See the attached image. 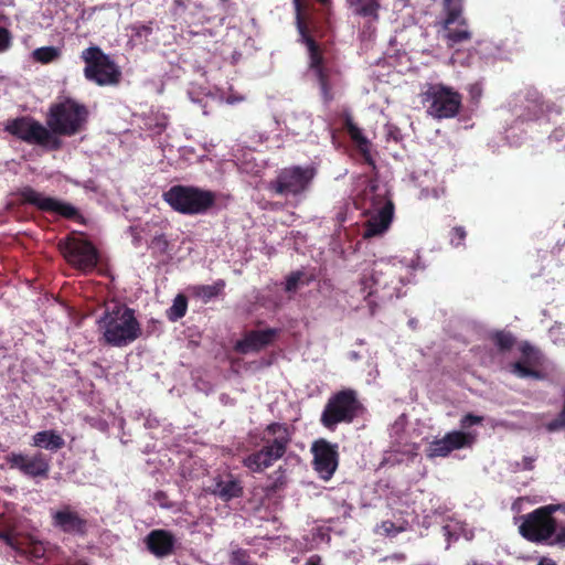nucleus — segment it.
I'll return each instance as SVG.
<instances>
[{"instance_id": "obj_1", "label": "nucleus", "mask_w": 565, "mask_h": 565, "mask_svg": "<svg viewBox=\"0 0 565 565\" xmlns=\"http://www.w3.org/2000/svg\"><path fill=\"white\" fill-rule=\"evenodd\" d=\"M417 266L414 259L405 262L391 257L373 262L370 270L363 269L358 286L371 313H374L377 300L384 302L405 295L403 289L412 282Z\"/></svg>"}, {"instance_id": "obj_2", "label": "nucleus", "mask_w": 565, "mask_h": 565, "mask_svg": "<svg viewBox=\"0 0 565 565\" xmlns=\"http://www.w3.org/2000/svg\"><path fill=\"white\" fill-rule=\"evenodd\" d=\"M97 323L105 342L111 347H127L141 334L135 311L121 303L108 306Z\"/></svg>"}, {"instance_id": "obj_3", "label": "nucleus", "mask_w": 565, "mask_h": 565, "mask_svg": "<svg viewBox=\"0 0 565 565\" xmlns=\"http://www.w3.org/2000/svg\"><path fill=\"white\" fill-rule=\"evenodd\" d=\"M291 435L285 424L271 423L262 434L263 447L243 459V465L252 472H263L282 458Z\"/></svg>"}, {"instance_id": "obj_4", "label": "nucleus", "mask_w": 565, "mask_h": 565, "mask_svg": "<svg viewBox=\"0 0 565 565\" xmlns=\"http://www.w3.org/2000/svg\"><path fill=\"white\" fill-rule=\"evenodd\" d=\"M364 238L381 236L390 228L394 216V204L385 189L370 185L363 193Z\"/></svg>"}, {"instance_id": "obj_5", "label": "nucleus", "mask_w": 565, "mask_h": 565, "mask_svg": "<svg viewBox=\"0 0 565 565\" xmlns=\"http://www.w3.org/2000/svg\"><path fill=\"white\" fill-rule=\"evenodd\" d=\"M315 177L316 169L312 167L291 166L279 170L266 188L275 195L299 202L309 191Z\"/></svg>"}, {"instance_id": "obj_6", "label": "nucleus", "mask_w": 565, "mask_h": 565, "mask_svg": "<svg viewBox=\"0 0 565 565\" xmlns=\"http://www.w3.org/2000/svg\"><path fill=\"white\" fill-rule=\"evenodd\" d=\"M164 201L177 212L185 215L206 213L215 203L216 194L191 185H173L163 193Z\"/></svg>"}, {"instance_id": "obj_7", "label": "nucleus", "mask_w": 565, "mask_h": 565, "mask_svg": "<svg viewBox=\"0 0 565 565\" xmlns=\"http://www.w3.org/2000/svg\"><path fill=\"white\" fill-rule=\"evenodd\" d=\"M88 111L75 99L64 98L50 108L47 124L54 135L72 136L84 127Z\"/></svg>"}, {"instance_id": "obj_8", "label": "nucleus", "mask_w": 565, "mask_h": 565, "mask_svg": "<svg viewBox=\"0 0 565 565\" xmlns=\"http://www.w3.org/2000/svg\"><path fill=\"white\" fill-rule=\"evenodd\" d=\"M81 58L85 63L84 76L98 86L116 85L120 81L121 72L117 64L98 46L85 49Z\"/></svg>"}, {"instance_id": "obj_9", "label": "nucleus", "mask_w": 565, "mask_h": 565, "mask_svg": "<svg viewBox=\"0 0 565 565\" xmlns=\"http://www.w3.org/2000/svg\"><path fill=\"white\" fill-rule=\"evenodd\" d=\"M422 96L423 103L427 105V113L438 119L455 117L461 105L460 95L440 83L427 84Z\"/></svg>"}, {"instance_id": "obj_10", "label": "nucleus", "mask_w": 565, "mask_h": 565, "mask_svg": "<svg viewBox=\"0 0 565 565\" xmlns=\"http://www.w3.org/2000/svg\"><path fill=\"white\" fill-rule=\"evenodd\" d=\"M361 405L353 390H343L332 395L321 414V423L328 429H334L340 423H351Z\"/></svg>"}, {"instance_id": "obj_11", "label": "nucleus", "mask_w": 565, "mask_h": 565, "mask_svg": "<svg viewBox=\"0 0 565 565\" xmlns=\"http://www.w3.org/2000/svg\"><path fill=\"white\" fill-rule=\"evenodd\" d=\"M296 12V24L301 40L307 45L309 53V68L320 85L321 96L326 103L332 99L328 83V71L323 65V60L319 47L313 39L307 34V28L302 21V2L301 0H292Z\"/></svg>"}, {"instance_id": "obj_12", "label": "nucleus", "mask_w": 565, "mask_h": 565, "mask_svg": "<svg viewBox=\"0 0 565 565\" xmlns=\"http://www.w3.org/2000/svg\"><path fill=\"white\" fill-rule=\"evenodd\" d=\"M548 508V504L537 508L521 518L519 532L524 539L536 544H547L556 530V520Z\"/></svg>"}, {"instance_id": "obj_13", "label": "nucleus", "mask_w": 565, "mask_h": 565, "mask_svg": "<svg viewBox=\"0 0 565 565\" xmlns=\"http://www.w3.org/2000/svg\"><path fill=\"white\" fill-rule=\"evenodd\" d=\"M6 130L28 143L50 149H57L61 145L60 139L50 129L30 117L8 121Z\"/></svg>"}, {"instance_id": "obj_14", "label": "nucleus", "mask_w": 565, "mask_h": 565, "mask_svg": "<svg viewBox=\"0 0 565 565\" xmlns=\"http://www.w3.org/2000/svg\"><path fill=\"white\" fill-rule=\"evenodd\" d=\"M167 225L168 223L162 218L156 217L142 224L130 226L129 232L132 236L134 246L139 247L145 242L153 253H167L169 248V242L164 235Z\"/></svg>"}, {"instance_id": "obj_15", "label": "nucleus", "mask_w": 565, "mask_h": 565, "mask_svg": "<svg viewBox=\"0 0 565 565\" xmlns=\"http://www.w3.org/2000/svg\"><path fill=\"white\" fill-rule=\"evenodd\" d=\"M60 248L67 262L82 270H90L97 265V250L87 241L71 237L65 242H61Z\"/></svg>"}, {"instance_id": "obj_16", "label": "nucleus", "mask_w": 565, "mask_h": 565, "mask_svg": "<svg viewBox=\"0 0 565 565\" xmlns=\"http://www.w3.org/2000/svg\"><path fill=\"white\" fill-rule=\"evenodd\" d=\"M10 468L18 469L21 473L30 478H46L50 471V458L36 452L33 455H24L11 452L7 457Z\"/></svg>"}, {"instance_id": "obj_17", "label": "nucleus", "mask_w": 565, "mask_h": 565, "mask_svg": "<svg viewBox=\"0 0 565 565\" xmlns=\"http://www.w3.org/2000/svg\"><path fill=\"white\" fill-rule=\"evenodd\" d=\"M476 440V434L470 431L452 430L443 438L436 439L429 444L428 457H446L452 450L471 447Z\"/></svg>"}, {"instance_id": "obj_18", "label": "nucleus", "mask_w": 565, "mask_h": 565, "mask_svg": "<svg viewBox=\"0 0 565 565\" xmlns=\"http://www.w3.org/2000/svg\"><path fill=\"white\" fill-rule=\"evenodd\" d=\"M23 202L32 204L38 209L45 212H54L65 217H73L76 215V209L65 202L58 201L54 198L46 196L43 193L26 186L20 192Z\"/></svg>"}, {"instance_id": "obj_19", "label": "nucleus", "mask_w": 565, "mask_h": 565, "mask_svg": "<svg viewBox=\"0 0 565 565\" xmlns=\"http://www.w3.org/2000/svg\"><path fill=\"white\" fill-rule=\"evenodd\" d=\"M313 465L323 480H329L338 467L337 446L320 440L312 446Z\"/></svg>"}, {"instance_id": "obj_20", "label": "nucleus", "mask_w": 565, "mask_h": 565, "mask_svg": "<svg viewBox=\"0 0 565 565\" xmlns=\"http://www.w3.org/2000/svg\"><path fill=\"white\" fill-rule=\"evenodd\" d=\"M52 524L64 533L83 535L86 532L87 521L71 505H63L52 512Z\"/></svg>"}, {"instance_id": "obj_21", "label": "nucleus", "mask_w": 565, "mask_h": 565, "mask_svg": "<svg viewBox=\"0 0 565 565\" xmlns=\"http://www.w3.org/2000/svg\"><path fill=\"white\" fill-rule=\"evenodd\" d=\"M275 335V329L250 331L242 340L237 341L235 348L243 354L257 352L268 345Z\"/></svg>"}, {"instance_id": "obj_22", "label": "nucleus", "mask_w": 565, "mask_h": 565, "mask_svg": "<svg viewBox=\"0 0 565 565\" xmlns=\"http://www.w3.org/2000/svg\"><path fill=\"white\" fill-rule=\"evenodd\" d=\"M145 542L151 554L157 557H164L172 553L175 541L170 532L153 530L146 536Z\"/></svg>"}, {"instance_id": "obj_23", "label": "nucleus", "mask_w": 565, "mask_h": 565, "mask_svg": "<svg viewBox=\"0 0 565 565\" xmlns=\"http://www.w3.org/2000/svg\"><path fill=\"white\" fill-rule=\"evenodd\" d=\"M282 122L292 135L302 136L310 131L312 118L305 110H291L285 115Z\"/></svg>"}, {"instance_id": "obj_24", "label": "nucleus", "mask_w": 565, "mask_h": 565, "mask_svg": "<svg viewBox=\"0 0 565 565\" xmlns=\"http://www.w3.org/2000/svg\"><path fill=\"white\" fill-rule=\"evenodd\" d=\"M242 492L243 488L241 482L231 475L226 478L216 479L211 487V493L223 501H230L234 498H238Z\"/></svg>"}, {"instance_id": "obj_25", "label": "nucleus", "mask_w": 565, "mask_h": 565, "mask_svg": "<svg viewBox=\"0 0 565 565\" xmlns=\"http://www.w3.org/2000/svg\"><path fill=\"white\" fill-rule=\"evenodd\" d=\"M382 1L383 0H345V3L354 15L374 22L380 19Z\"/></svg>"}, {"instance_id": "obj_26", "label": "nucleus", "mask_w": 565, "mask_h": 565, "mask_svg": "<svg viewBox=\"0 0 565 565\" xmlns=\"http://www.w3.org/2000/svg\"><path fill=\"white\" fill-rule=\"evenodd\" d=\"M441 33L449 47L471 39V32L466 21L457 22L456 24H443Z\"/></svg>"}, {"instance_id": "obj_27", "label": "nucleus", "mask_w": 565, "mask_h": 565, "mask_svg": "<svg viewBox=\"0 0 565 565\" xmlns=\"http://www.w3.org/2000/svg\"><path fill=\"white\" fill-rule=\"evenodd\" d=\"M32 445L50 451H56L64 447L65 441L62 436L53 430H41L33 435Z\"/></svg>"}, {"instance_id": "obj_28", "label": "nucleus", "mask_w": 565, "mask_h": 565, "mask_svg": "<svg viewBox=\"0 0 565 565\" xmlns=\"http://www.w3.org/2000/svg\"><path fill=\"white\" fill-rule=\"evenodd\" d=\"M524 111L520 115L526 120L539 119V114L543 111V104L540 102V94L535 90H529L525 97Z\"/></svg>"}, {"instance_id": "obj_29", "label": "nucleus", "mask_w": 565, "mask_h": 565, "mask_svg": "<svg viewBox=\"0 0 565 565\" xmlns=\"http://www.w3.org/2000/svg\"><path fill=\"white\" fill-rule=\"evenodd\" d=\"M445 18L443 24H456L466 21L462 18V0H445L444 1Z\"/></svg>"}, {"instance_id": "obj_30", "label": "nucleus", "mask_w": 565, "mask_h": 565, "mask_svg": "<svg viewBox=\"0 0 565 565\" xmlns=\"http://www.w3.org/2000/svg\"><path fill=\"white\" fill-rule=\"evenodd\" d=\"M224 286L223 280H217L213 285H199L193 287V294L204 302H207L221 294Z\"/></svg>"}, {"instance_id": "obj_31", "label": "nucleus", "mask_w": 565, "mask_h": 565, "mask_svg": "<svg viewBox=\"0 0 565 565\" xmlns=\"http://www.w3.org/2000/svg\"><path fill=\"white\" fill-rule=\"evenodd\" d=\"M345 128L352 140L358 145L359 149L366 153L369 151V141L363 136L362 130L353 122L351 117L345 118Z\"/></svg>"}, {"instance_id": "obj_32", "label": "nucleus", "mask_w": 565, "mask_h": 565, "mask_svg": "<svg viewBox=\"0 0 565 565\" xmlns=\"http://www.w3.org/2000/svg\"><path fill=\"white\" fill-rule=\"evenodd\" d=\"M169 122L168 116L164 113H152L146 118L145 126L152 134L159 135L167 128Z\"/></svg>"}, {"instance_id": "obj_33", "label": "nucleus", "mask_w": 565, "mask_h": 565, "mask_svg": "<svg viewBox=\"0 0 565 565\" xmlns=\"http://www.w3.org/2000/svg\"><path fill=\"white\" fill-rule=\"evenodd\" d=\"M188 95L191 102L201 105L203 108V114L207 115L206 107L209 99H214V96L210 93V90L201 87L196 90V86L192 85L188 90Z\"/></svg>"}, {"instance_id": "obj_34", "label": "nucleus", "mask_w": 565, "mask_h": 565, "mask_svg": "<svg viewBox=\"0 0 565 565\" xmlns=\"http://www.w3.org/2000/svg\"><path fill=\"white\" fill-rule=\"evenodd\" d=\"M425 180L418 182L419 175L413 174L411 181L414 183V186L420 188V198L428 196H437V191L435 189H430L429 185L434 181V174H430L428 171L424 173Z\"/></svg>"}, {"instance_id": "obj_35", "label": "nucleus", "mask_w": 565, "mask_h": 565, "mask_svg": "<svg viewBox=\"0 0 565 565\" xmlns=\"http://www.w3.org/2000/svg\"><path fill=\"white\" fill-rule=\"evenodd\" d=\"M188 308L186 298L183 295H178L172 306L168 309L167 316L171 321H178L185 316Z\"/></svg>"}, {"instance_id": "obj_36", "label": "nucleus", "mask_w": 565, "mask_h": 565, "mask_svg": "<svg viewBox=\"0 0 565 565\" xmlns=\"http://www.w3.org/2000/svg\"><path fill=\"white\" fill-rule=\"evenodd\" d=\"M61 56V50L55 46H42L33 51V57L35 61L47 64Z\"/></svg>"}, {"instance_id": "obj_37", "label": "nucleus", "mask_w": 565, "mask_h": 565, "mask_svg": "<svg viewBox=\"0 0 565 565\" xmlns=\"http://www.w3.org/2000/svg\"><path fill=\"white\" fill-rule=\"evenodd\" d=\"M511 372L521 379H542L540 372L532 370L524 362H516L511 365Z\"/></svg>"}, {"instance_id": "obj_38", "label": "nucleus", "mask_w": 565, "mask_h": 565, "mask_svg": "<svg viewBox=\"0 0 565 565\" xmlns=\"http://www.w3.org/2000/svg\"><path fill=\"white\" fill-rule=\"evenodd\" d=\"M495 344L501 350L510 349L514 343V338L509 332H497L493 337Z\"/></svg>"}, {"instance_id": "obj_39", "label": "nucleus", "mask_w": 565, "mask_h": 565, "mask_svg": "<svg viewBox=\"0 0 565 565\" xmlns=\"http://www.w3.org/2000/svg\"><path fill=\"white\" fill-rule=\"evenodd\" d=\"M547 545L565 548V524L559 527L556 526L555 533L547 542Z\"/></svg>"}, {"instance_id": "obj_40", "label": "nucleus", "mask_w": 565, "mask_h": 565, "mask_svg": "<svg viewBox=\"0 0 565 565\" xmlns=\"http://www.w3.org/2000/svg\"><path fill=\"white\" fill-rule=\"evenodd\" d=\"M550 338L554 344L565 345V333L561 326H554L548 331Z\"/></svg>"}, {"instance_id": "obj_41", "label": "nucleus", "mask_w": 565, "mask_h": 565, "mask_svg": "<svg viewBox=\"0 0 565 565\" xmlns=\"http://www.w3.org/2000/svg\"><path fill=\"white\" fill-rule=\"evenodd\" d=\"M12 43V36L8 29L0 25V53L8 51Z\"/></svg>"}, {"instance_id": "obj_42", "label": "nucleus", "mask_w": 565, "mask_h": 565, "mask_svg": "<svg viewBox=\"0 0 565 565\" xmlns=\"http://www.w3.org/2000/svg\"><path fill=\"white\" fill-rule=\"evenodd\" d=\"M482 417L481 416H477V415H473V414H467L466 416H463L460 420V426L461 428L463 429H467L473 425H479L482 423Z\"/></svg>"}, {"instance_id": "obj_43", "label": "nucleus", "mask_w": 565, "mask_h": 565, "mask_svg": "<svg viewBox=\"0 0 565 565\" xmlns=\"http://www.w3.org/2000/svg\"><path fill=\"white\" fill-rule=\"evenodd\" d=\"M270 478L273 479L271 488L275 490L281 488L286 483L285 470L281 468L274 471Z\"/></svg>"}, {"instance_id": "obj_44", "label": "nucleus", "mask_w": 565, "mask_h": 565, "mask_svg": "<svg viewBox=\"0 0 565 565\" xmlns=\"http://www.w3.org/2000/svg\"><path fill=\"white\" fill-rule=\"evenodd\" d=\"M546 429L548 431H556L559 429H565V415L563 412L558 415L557 418L546 424Z\"/></svg>"}, {"instance_id": "obj_45", "label": "nucleus", "mask_w": 565, "mask_h": 565, "mask_svg": "<svg viewBox=\"0 0 565 565\" xmlns=\"http://www.w3.org/2000/svg\"><path fill=\"white\" fill-rule=\"evenodd\" d=\"M466 238V231L463 227H455L452 230V235H451V238H450V243L454 245V246H459L462 244V242L465 241Z\"/></svg>"}, {"instance_id": "obj_46", "label": "nucleus", "mask_w": 565, "mask_h": 565, "mask_svg": "<svg viewBox=\"0 0 565 565\" xmlns=\"http://www.w3.org/2000/svg\"><path fill=\"white\" fill-rule=\"evenodd\" d=\"M535 458L525 456L522 461L514 463V470H532L534 468Z\"/></svg>"}, {"instance_id": "obj_47", "label": "nucleus", "mask_w": 565, "mask_h": 565, "mask_svg": "<svg viewBox=\"0 0 565 565\" xmlns=\"http://www.w3.org/2000/svg\"><path fill=\"white\" fill-rule=\"evenodd\" d=\"M300 277H301V273H299V271L291 274L286 280V290L287 291L296 290L298 282L300 280Z\"/></svg>"}, {"instance_id": "obj_48", "label": "nucleus", "mask_w": 565, "mask_h": 565, "mask_svg": "<svg viewBox=\"0 0 565 565\" xmlns=\"http://www.w3.org/2000/svg\"><path fill=\"white\" fill-rule=\"evenodd\" d=\"M132 31L136 36H148L152 32V28L146 24H135Z\"/></svg>"}, {"instance_id": "obj_49", "label": "nucleus", "mask_w": 565, "mask_h": 565, "mask_svg": "<svg viewBox=\"0 0 565 565\" xmlns=\"http://www.w3.org/2000/svg\"><path fill=\"white\" fill-rule=\"evenodd\" d=\"M0 539L7 544L9 545L10 547H12L13 550H19L18 545H17V542L12 537V535L8 534V533H1L0 534Z\"/></svg>"}, {"instance_id": "obj_50", "label": "nucleus", "mask_w": 565, "mask_h": 565, "mask_svg": "<svg viewBox=\"0 0 565 565\" xmlns=\"http://www.w3.org/2000/svg\"><path fill=\"white\" fill-rule=\"evenodd\" d=\"M565 136V132H564V129L563 128H557L553 131V134L550 136V140L551 141H556V142H559L563 140Z\"/></svg>"}, {"instance_id": "obj_51", "label": "nucleus", "mask_w": 565, "mask_h": 565, "mask_svg": "<svg viewBox=\"0 0 565 565\" xmlns=\"http://www.w3.org/2000/svg\"><path fill=\"white\" fill-rule=\"evenodd\" d=\"M481 87L479 84H471L469 86V93L473 99H478L481 96Z\"/></svg>"}, {"instance_id": "obj_52", "label": "nucleus", "mask_w": 565, "mask_h": 565, "mask_svg": "<svg viewBox=\"0 0 565 565\" xmlns=\"http://www.w3.org/2000/svg\"><path fill=\"white\" fill-rule=\"evenodd\" d=\"M548 505H550L548 510L552 511L553 513L562 512L565 514V501L561 502V503H556V504H548Z\"/></svg>"}, {"instance_id": "obj_53", "label": "nucleus", "mask_w": 565, "mask_h": 565, "mask_svg": "<svg viewBox=\"0 0 565 565\" xmlns=\"http://www.w3.org/2000/svg\"><path fill=\"white\" fill-rule=\"evenodd\" d=\"M305 565H321V558L318 555L310 556Z\"/></svg>"}, {"instance_id": "obj_54", "label": "nucleus", "mask_w": 565, "mask_h": 565, "mask_svg": "<svg viewBox=\"0 0 565 565\" xmlns=\"http://www.w3.org/2000/svg\"><path fill=\"white\" fill-rule=\"evenodd\" d=\"M244 97L242 95H233L226 98L227 104H235L242 102Z\"/></svg>"}, {"instance_id": "obj_55", "label": "nucleus", "mask_w": 565, "mask_h": 565, "mask_svg": "<svg viewBox=\"0 0 565 565\" xmlns=\"http://www.w3.org/2000/svg\"><path fill=\"white\" fill-rule=\"evenodd\" d=\"M537 565H556V563L551 558L543 557L540 559Z\"/></svg>"}, {"instance_id": "obj_56", "label": "nucleus", "mask_w": 565, "mask_h": 565, "mask_svg": "<svg viewBox=\"0 0 565 565\" xmlns=\"http://www.w3.org/2000/svg\"><path fill=\"white\" fill-rule=\"evenodd\" d=\"M347 220V216H345V213L340 211L338 214H337V221L339 224H342L344 223Z\"/></svg>"}, {"instance_id": "obj_57", "label": "nucleus", "mask_w": 565, "mask_h": 565, "mask_svg": "<svg viewBox=\"0 0 565 565\" xmlns=\"http://www.w3.org/2000/svg\"><path fill=\"white\" fill-rule=\"evenodd\" d=\"M43 553H44V550L42 547H40L38 545L34 546V554L36 556H41V555H43Z\"/></svg>"}, {"instance_id": "obj_58", "label": "nucleus", "mask_w": 565, "mask_h": 565, "mask_svg": "<svg viewBox=\"0 0 565 565\" xmlns=\"http://www.w3.org/2000/svg\"><path fill=\"white\" fill-rule=\"evenodd\" d=\"M443 531H444V534H445V536L447 537V540L449 542L450 539H451V534H450L449 527L448 526H444Z\"/></svg>"}, {"instance_id": "obj_59", "label": "nucleus", "mask_w": 565, "mask_h": 565, "mask_svg": "<svg viewBox=\"0 0 565 565\" xmlns=\"http://www.w3.org/2000/svg\"><path fill=\"white\" fill-rule=\"evenodd\" d=\"M319 2L327 9H330L332 0H319Z\"/></svg>"}, {"instance_id": "obj_60", "label": "nucleus", "mask_w": 565, "mask_h": 565, "mask_svg": "<svg viewBox=\"0 0 565 565\" xmlns=\"http://www.w3.org/2000/svg\"><path fill=\"white\" fill-rule=\"evenodd\" d=\"M213 147H214V145H213V143H205V145H204V149H205L206 151H211V148H213Z\"/></svg>"}, {"instance_id": "obj_61", "label": "nucleus", "mask_w": 565, "mask_h": 565, "mask_svg": "<svg viewBox=\"0 0 565 565\" xmlns=\"http://www.w3.org/2000/svg\"><path fill=\"white\" fill-rule=\"evenodd\" d=\"M553 110H555L557 114L561 113V110L558 108H553Z\"/></svg>"}]
</instances>
